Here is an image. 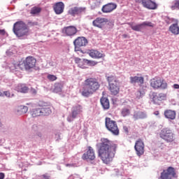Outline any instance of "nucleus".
<instances>
[{"label":"nucleus","mask_w":179,"mask_h":179,"mask_svg":"<svg viewBox=\"0 0 179 179\" xmlns=\"http://www.w3.org/2000/svg\"><path fill=\"white\" fill-rule=\"evenodd\" d=\"M2 94H3V96H6V97H11L10 92H9V91H5Z\"/></svg>","instance_id":"37998d69"},{"label":"nucleus","mask_w":179,"mask_h":179,"mask_svg":"<svg viewBox=\"0 0 179 179\" xmlns=\"http://www.w3.org/2000/svg\"><path fill=\"white\" fill-rule=\"evenodd\" d=\"M117 144L108 138H101L98 148V156L105 164H110L115 157L117 153Z\"/></svg>","instance_id":"f257e3e1"},{"label":"nucleus","mask_w":179,"mask_h":179,"mask_svg":"<svg viewBox=\"0 0 179 179\" xmlns=\"http://www.w3.org/2000/svg\"><path fill=\"white\" fill-rule=\"evenodd\" d=\"M83 62H85V64H87L88 65H90V66H94L95 65H97V62L89 60V59H84Z\"/></svg>","instance_id":"e433bc0d"},{"label":"nucleus","mask_w":179,"mask_h":179,"mask_svg":"<svg viewBox=\"0 0 179 179\" xmlns=\"http://www.w3.org/2000/svg\"><path fill=\"white\" fill-rule=\"evenodd\" d=\"M107 23H108V19L106 17H97L92 22L93 26L99 29H103Z\"/></svg>","instance_id":"4468645a"},{"label":"nucleus","mask_w":179,"mask_h":179,"mask_svg":"<svg viewBox=\"0 0 179 179\" xmlns=\"http://www.w3.org/2000/svg\"><path fill=\"white\" fill-rule=\"evenodd\" d=\"M76 33H78V28L75 26L64 27L62 29V34L69 37L75 36Z\"/></svg>","instance_id":"dca6fc26"},{"label":"nucleus","mask_w":179,"mask_h":179,"mask_svg":"<svg viewBox=\"0 0 179 179\" xmlns=\"http://www.w3.org/2000/svg\"><path fill=\"white\" fill-rule=\"evenodd\" d=\"M152 96L154 104H157L158 106H160L161 101H163L167 99V95L164 93H160L157 94V93L153 92L152 94Z\"/></svg>","instance_id":"ddd939ff"},{"label":"nucleus","mask_w":179,"mask_h":179,"mask_svg":"<svg viewBox=\"0 0 179 179\" xmlns=\"http://www.w3.org/2000/svg\"><path fill=\"white\" fill-rule=\"evenodd\" d=\"M10 69L11 71H15V72L17 71V69H20L21 71H26V62L24 60L20 61L15 64H12L10 66Z\"/></svg>","instance_id":"a211bd4d"},{"label":"nucleus","mask_w":179,"mask_h":179,"mask_svg":"<svg viewBox=\"0 0 179 179\" xmlns=\"http://www.w3.org/2000/svg\"><path fill=\"white\" fill-rule=\"evenodd\" d=\"M141 26L143 27H144L145 26H148V27H153L155 25L150 22H143V23H141Z\"/></svg>","instance_id":"ea45409f"},{"label":"nucleus","mask_w":179,"mask_h":179,"mask_svg":"<svg viewBox=\"0 0 179 179\" xmlns=\"http://www.w3.org/2000/svg\"><path fill=\"white\" fill-rule=\"evenodd\" d=\"M107 80L109 83V85L117 84V78H115L114 76H108Z\"/></svg>","instance_id":"473e14b6"},{"label":"nucleus","mask_w":179,"mask_h":179,"mask_svg":"<svg viewBox=\"0 0 179 179\" xmlns=\"http://www.w3.org/2000/svg\"><path fill=\"white\" fill-rule=\"evenodd\" d=\"M31 92L34 94H37V90H36L35 89L31 90Z\"/></svg>","instance_id":"8fccbe9b"},{"label":"nucleus","mask_w":179,"mask_h":179,"mask_svg":"<svg viewBox=\"0 0 179 179\" xmlns=\"http://www.w3.org/2000/svg\"><path fill=\"white\" fill-rule=\"evenodd\" d=\"M159 138L165 141V142H167V143H171V142H174L176 139L173 130L167 127L161 130L159 132Z\"/></svg>","instance_id":"423d86ee"},{"label":"nucleus","mask_w":179,"mask_h":179,"mask_svg":"<svg viewBox=\"0 0 179 179\" xmlns=\"http://www.w3.org/2000/svg\"><path fill=\"white\" fill-rule=\"evenodd\" d=\"M176 23L171 24L169 27V31L172 33V34H175V36H178L179 34V27H178V20H175Z\"/></svg>","instance_id":"5701e85b"},{"label":"nucleus","mask_w":179,"mask_h":179,"mask_svg":"<svg viewBox=\"0 0 179 179\" xmlns=\"http://www.w3.org/2000/svg\"><path fill=\"white\" fill-rule=\"evenodd\" d=\"M62 84L59 83H56L53 89L54 93H61V92H62Z\"/></svg>","instance_id":"7c9ffc66"},{"label":"nucleus","mask_w":179,"mask_h":179,"mask_svg":"<svg viewBox=\"0 0 179 179\" xmlns=\"http://www.w3.org/2000/svg\"><path fill=\"white\" fill-rule=\"evenodd\" d=\"M130 27L134 31H141L142 30V24H139L137 25H134L132 24H130Z\"/></svg>","instance_id":"f704fd0d"},{"label":"nucleus","mask_w":179,"mask_h":179,"mask_svg":"<svg viewBox=\"0 0 179 179\" xmlns=\"http://www.w3.org/2000/svg\"><path fill=\"white\" fill-rule=\"evenodd\" d=\"M129 109L128 108H123L122 110V115L123 117H127V115H129Z\"/></svg>","instance_id":"58836bf2"},{"label":"nucleus","mask_w":179,"mask_h":179,"mask_svg":"<svg viewBox=\"0 0 179 179\" xmlns=\"http://www.w3.org/2000/svg\"><path fill=\"white\" fill-rule=\"evenodd\" d=\"M31 115L34 117H41L43 115V112L41 111V108H34L31 112Z\"/></svg>","instance_id":"cd10ccee"},{"label":"nucleus","mask_w":179,"mask_h":179,"mask_svg":"<svg viewBox=\"0 0 179 179\" xmlns=\"http://www.w3.org/2000/svg\"><path fill=\"white\" fill-rule=\"evenodd\" d=\"M39 107L42 111V115H50L51 114V108H50V103L44 101H40L38 103Z\"/></svg>","instance_id":"f3484780"},{"label":"nucleus","mask_w":179,"mask_h":179,"mask_svg":"<svg viewBox=\"0 0 179 179\" xmlns=\"http://www.w3.org/2000/svg\"><path fill=\"white\" fill-rule=\"evenodd\" d=\"M75 62L76 64H78V66L80 67V68H85V66H83L82 65V59L79 57H76L75 58Z\"/></svg>","instance_id":"a19ab883"},{"label":"nucleus","mask_w":179,"mask_h":179,"mask_svg":"<svg viewBox=\"0 0 179 179\" xmlns=\"http://www.w3.org/2000/svg\"><path fill=\"white\" fill-rule=\"evenodd\" d=\"M86 13V7H72L68 10V15L70 16H79V15H82V13Z\"/></svg>","instance_id":"f8f14e48"},{"label":"nucleus","mask_w":179,"mask_h":179,"mask_svg":"<svg viewBox=\"0 0 179 179\" xmlns=\"http://www.w3.org/2000/svg\"><path fill=\"white\" fill-rule=\"evenodd\" d=\"M134 149L136 150V155H137L138 157H141V156H143V155L145 154V143H143L142 139L138 138L136 141Z\"/></svg>","instance_id":"1a4fd4ad"},{"label":"nucleus","mask_w":179,"mask_h":179,"mask_svg":"<svg viewBox=\"0 0 179 179\" xmlns=\"http://www.w3.org/2000/svg\"><path fill=\"white\" fill-rule=\"evenodd\" d=\"M83 160H87L88 162H93L96 159V152L92 146H88L87 152L82 156Z\"/></svg>","instance_id":"9d476101"},{"label":"nucleus","mask_w":179,"mask_h":179,"mask_svg":"<svg viewBox=\"0 0 179 179\" xmlns=\"http://www.w3.org/2000/svg\"><path fill=\"white\" fill-rule=\"evenodd\" d=\"M53 9L56 15H61L62 13H64L65 4H64L62 2H57L53 6Z\"/></svg>","instance_id":"412c9836"},{"label":"nucleus","mask_w":179,"mask_h":179,"mask_svg":"<svg viewBox=\"0 0 179 179\" xmlns=\"http://www.w3.org/2000/svg\"><path fill=\"white\" fill-rule=\"evenodd\" d=\"M25 65H26V71H30V69H33V68L36 67V64L37 60L32 56H29L25 58Z\"/></svg>","instance_id":"2eb2a0df"},{"label":"nucleus","mask_w":179,"mask_h":179,"mask_svg":"<svg viewBox=\"0 0 179 179\" xmlns=\"http://www.w3.org/2000/svg\"><path fill=\"white\" fill-rule=\"evenodd\" d=\"M30 105V103H27V106H29Z\"/></svg>","instance_id":"6e6d98bb"},{"label":"nucleus","mask_w":179,"mask_h":179,"mask_svg":"<svg viewBox=\"0 0 179 179\" xmlns=\"http://www.w3.org/2000/svg\"><path fill=\"white\" fill-rule=\"evenodd\" d=\"M122 37H123V38H127L128 34H124L122 35Z\"/></svg>","instance_id":"603ef678"},{"label":"nucleus","mask_w":179,"mask_h":179,"mask_svg":"<svg viewBox=\"0 0 179 179\" xmlns=\"http://www.w3.org/2000/svg\"><path fill=\"white\" fill-rule=\"evenodd\" d=\"M27 111H29V108L27 106L21 105V106H18V108H17L18 114H20V115L26 114V113H27Z\"/></svg>","instance_id":"c756f323"},{"label":"nucleus","mask_w":179,"mask_h":179,"mask_svg":"<svg viewBox=\"0 0 179 179\" xmlns=\"http://www.w3.org/2000/svg\"><path fill=\"white\" fill-rule=\"evenodd\" d=\"M5 178V173H0V179H4Z\"/></svg>","instance_id":"de8ad7c7"},{"label":"nucleus","mask_w":179,"mask_h":179,"mask_svg":"<svg viewBox=\"0 0 179 179\" xmlns=\"http://www.w3.org/2000/svg\"><path fill=\"white\" fill-rule=\"evenodd\" d=\"M0 97H3V94L0 91Z\"/></svg>","instance_id":"864d4df0"},{"label":"nucleus","mask_w":179,"mask_h":179,"mask_svg":"<svg viewBox=\"0 0 179 179\" xmlns=\"http://www.w3.org/2000/svg\"><path fill=\"white\" fill-rule=\"evenodd\" d=\"M177 177V173H176V169L172 166H169L166 170H164L162 173L161 179H173Z\"/></svg>","instance_id":"6e6552de"},{"label":"nucleus","mask_w":179,"mask_h":179,"mask_svg":"<svg viewBox=\"0 0 179 179\" xmlns=\"http://www.w3.org/2000/svg\"><path fill=\"white\" fill-rule=\"evenodd\" d=\"M47 78L48 80H50V82H55V80L57 79V76L52 74H48L47 76Z\"/></svg>","instance_id":"4c0bfd02"},{"label":"nucleus","mask_w":179,"mask_h":179,"mask_svg":"<svg viewBox=\"0 0 179 179\" xmlns=\"http://www.w3.org/2000/svg\"><path fill=\"white\" fill-rule=\"evenodd\" d=\"M41 12V8L34 6L31 9V15H39L40 13Z\"/></svg>","instance_id":"72a5a7b5"},{"label":"nucleus","mask_w":179,"mask_h":179,"mask_svg":"<svg viewBox=\"0 0 179 179\" xmlns=\"http://www.w3.org/2000/svg\"><path fill=\"white\" fill-rule=\"evenodd\" d=\"M123 131L124 132H125V134H127L128 135V134L129 133V129L128 128V127L127 126H124L123 127Z\"/></svg>","instance_id":"c03bdc74"},{"label":"nucleus","mask_w":179,"mask_h":179,"mask_svg":"<svg viewBox=\"0 0 179 179\" xmlns=\"http://www.w3.org/2000/svg\"><path fill=\"white\" fill-rule=\"evenodd\" d=\"M171 10H179V0H174L171 3Z\"/></svg>","instance_id":"2f4dec72"},{"label":"nucleus","mask_w":179,"mask_h":179,"mask_svg":"<svg viewBox=\"0 0 179 179\" xmlns=\"http://www.w3.org/2000/svg\"><path fill=\"white\" fill-rule=\"evenodd\" d=\"M87 54L91 57V58H94L95 59H100V58H104V57H106L104 53L100 52L97 50H88Z\"/></svg>","instance_id":"6ab92c4d"},{"label":"nucleus","mask_w":179,"mask_h":179,"mask_svg":"<svg viewBox=\"0 0 179 179\" xmlns=\"http://www.w3.org/2000/svg\"><path fill=\"white\" fill-rule=\"evenodd\" d=\"M99 89L100 83H99V80L96 78H89L85 80L84 85L80 92L84 97H89Z\"/></svg>","instance_id":"f03ea898"},{"label":"nucleus","mask_w":179,"mask_h":179,"mask_svg":"<svg viewBox=\"0 0 179 179\" xmlns=\"http://www.w3.org/2000/svg\"><path fill=\"white\" fill-rule=\"evenodd\" d=\"M16 90L20 93H27L29 88L24 85L20 84L16 87Z\"/></svg>","instance_id":"c85d7f7f"},{"label":"nucleus","mask_w":179,"mask_h":179,"mask_svg":"<svg viewBox=\"0 0 179 179\" xmlns=\"http://www.w3.org/2000/svg\"><path fill=\"white\" fill-rule=\"evenodd\" d=\"M110 86L109 90L111 94L113 96H117L120 93V87L117 84H112Z\"/></svg>","instance_id":"a878e982"},{"label":"nucleus","mask_w":179,"mask_h":179,"mask_svg":"<svg viewBox=\"0 0 179 179\" xmlns=\"http://www.w3.org/2000/svg\"><path fill=\"white\" fill-rule=\"evenodd\" d=\"M173 89H179V85L178 84H174L173 85Z\"/></svg>","instance_id":"09e8293b"},{"label":"nucleus","mask_w":179,"mask_h":179,"mask_svg":"<svg viewBox=\"0 0 179 179\" xmlns=\"http://www.w3.org/2000/svg\"><path fill=\"white\" fill-rule=\"evenodd\" d=\"M67 120H68L69 122H71V120L69 118H68Z\"/></svg>","instance_id":"5fc2aeb1"},{"label":"nucleus","mask_w":179,"mask_h":179,"mask_svg":"<svg viewBox=\"0 0 179 179\" xmlns=\"http://www.w3.org/2000/svg\"><path fill=\"white\" fill-rule=\"evenodd\" d=\"M100 103L104 110H108L110 108V101L107 97L102 96L100 99Z\"/></svg>","instance_id":"393cba45"},{"label":"nucleus","mask_w":179,"mask_h":179,"mask_svg":"<svg viewBox=\"0 0 179 179\" xmlns=\"http://www.w3.org/2000/svg\"><path fill=\"white\" fill-rule=\"evenodd\" d=\"M136 120L146 118V113L144 112H138L134 115Z\"/></svg>","instance_id":"c9c22d12"},{"label":"nucleus","mask_w":179,"mask_h":179,"mask_svg":"<svg viewBox=\"0 0 179 179\" xmlns=\"http://www.w3.org/2000/svg\"><path fill=\"white\" fill-rule=\"evenodd\" d=\"M142 97H143V93H142L141 91H138L136 92V99L139 100V99H142Z\"/></svg>","instance_id":"79ce46f5"},{"label":"nucleus","mask_w":179,"mask_h":179,"mask_svg":"<svg viewBox=\"0 0 179 179\" xmlns=\"http://www.w3.org/2000/svg\"><path fill=\"white\" fill-rule=\"evenodd\" d=\"M6 34V31L5 29H0V36H5Z\"/></svg>","instance_id":"49530a36"},{"label":"nucleus","mask_w":179,"mask_h":179,"mask_svg":"<svg viewBox=\"0 0 179 179\" xmlns=\"http://www.w3.org/2000/svg\"><path fill=\"white\" fill-rule=\"evenodd\" d=\"M117 9V4L114 3H109L106 5L103 6L101 10L103 13H110Z\"/></svg>","instance_id":"aec40b11"},{"label":"nucleus","mask_w":179,"mask_h":179,"mask_svg":"<svg viewBox=\"0 0 179 179\" xmlns=\"http://www.w3.org/2000/svg\"><path fill=\"white\" fill-rule=\"evenodd\" d=\"M105 125L108 131L111 132L113 135H120V129L118 128V124H117V122H115V120H113L110 117H106Z\"/></svg>","instance_id":"39448f33"},{"label":"nucleus","mask_w":179,"mask_h":179,"mask_svg":"<svg viewBox=\"0 0 179 179\" xmlns=\"http://www.w3.org/2000/svg\"><path fill=\"white\" fill-rule=\"evenodd\" d=\"M159 114H160V112H159V110H156L155 112H154L155 115H159Z\"/></svg>","instance_id":"3c124183"},{"label":"nucleus","mask_w":179,"mask_h":179,"mask_svg":"<svg viewBox=\"0 0 179 179\" xmlns=\"http://www.w3.org/2000/svg\"><path fill=\"white\" fill-rule=\"evenodd\" d=\"M164 115L168 120H176V111L170 109L164 110Z\"/></svg>","instance_id":"b1692460"},{"label":"nucleus","mask_w":179,"mask_h":179,"mask_svg":"<svg viewBox=\"0 0 179 179\" xmlns=\"http://www.w3.org/2000/svg\"><path fill=\"white\" fill-rule=\"evenodd\" d=\"M89 41L85 36H78L73 41L74 50L76 52H82L85 54V52L80 49V47H86V45L88 44Z\"/></svg>","instance_id":"0eeeda50"},{"label":"nucleus","mask_w":179,"mask_h":179,"mask_svg":"<svg viewBox=\"0 0 179 179\" xmlns=\"http://www.w3.org/2000/svg\"><path fill=\"white\" fill-rule=\"evenodd\" d=\"M80 113H82V106L80 105H77L73 108V111H72V115L71 117L72 118H76L78 116V114Z\"/></svg>","instance_id":"bb28decb"},{"label":"nucleus","mask_w":179,"mask_h":179,"mask_svg":"<svg viewBox=\"0 0 179 179\" xmlns=\"http://www.w3.org/2000/svg\"><path fill=\"white\" fill-rule=\"evenodd\" d=\"M135 1L138 3H142L143 6L147 9H150L152 10L157 9V3L152 0H135Z\"/></svg>","instance_id":"9b49d317"},{"label":"nucleus","mask_w":179,"mask_h":179,"mask_svg":"<svg viewBox=\"0 0 179 179\" xmlns=\"http://www.w3.org/2000/svg\"><path fill=\"white\" fill-rule=\"evenodd\" d=\"M150 85L154 90H166L167 89V82L160 77H155L150 80Z\"/></svg>","instance_id":"20e7f679"},{"label":"nucleus","mask_w":179,"mask_h":179,"mask_svg":"<svg viewBox=\"0 0 179 179\" xmlns=\"http://www.w3.org/2000/svg\"><path fill=\"white\" fill-rule=\"evenodd\" d=\"M28 24L29 26H38V22H28Z\"/></svg>","instance_id":"a18cd8bd"},{"label":"nucleus","mask_w":179,"mask_h":179,"mask_svg":"<svg viewBox=\"0 0 179 179\" xmlns=\"http://www.w3.org/2000/svg\"><path fill=\"white\" fill-rule=\"evenodd\" d=\"M130 83H138V86H142L145 83V78L142 76L130 77Z\"/></svg>","instance_id":"4be33fe9"},{"label":"nucleus","mask_w":179,"mask_h":179,"mask_svg":"<svg viewBox=\"0 0 179 179\" xmlns=\"http://www.w3.org/2000/svg\"><path fill=\"white\" fill-rule=\"evenodd\" d=\"M13 31L17 37L29 36V27L23 21H18L13 24Z\"/></svg>","instance_id":"7ed1b4c3"},{"label":"nucleus","mask_w":179,"mask_h":179,"mask_svg":"<svg viewBox=\"0 0 179 179\" xmlns=\"http://www.w3.org/2000/svg\"><path fill=\"white\" fill-rule=\"evenodd\" d=\"M0 126H1V122H0Z\"/></svg>","instance_id":"4d7b16f0"}]
</instances>
